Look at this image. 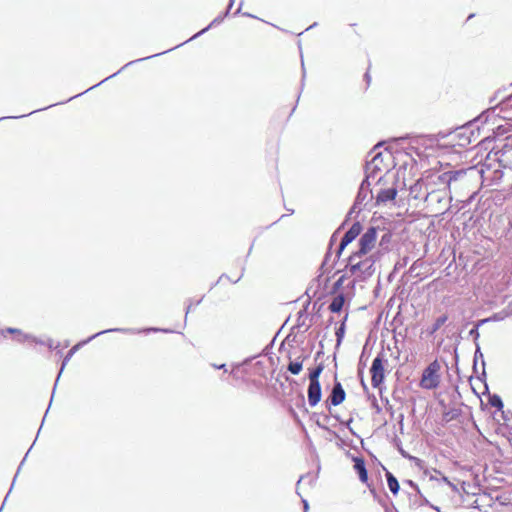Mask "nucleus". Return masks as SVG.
I'll use <instances>...</instances> for the list:
<instances>
[{"instance_id":"4468645a","label":"nucleus","mask_w":512,"mask_h":512,"mask_svg":"<svg viewBox=\"0 0 512 512\" xmlns=\"http://www.w3.org/2000/svg\"><path fill=\"white\" fill-rule=\"evenodd\" d=\"M354 469L358 473L360 481L364 483L367 482L368 474L365 467V462L362 458L354 459Z\"/></svg>"},{"instance_id":"4be33fe9","label":"nucleus","mask_w":512,"mask_h":512,"mask_svg":"<svg viewBox=\"0 0 512 512\" xmlns=\"http://www.w3.org/2000/svg\"><path fill=\"white\" fill-rule=\"evenodd\" d=\"M448 317L446 315H442L440 317H438L435 321V323L429 328L428 330V333L430 335H433L437 330L440 329V327L442 325L445 324V322L447 321Z\"/></svg>"},{"instance_id":"ea45409f","label":"nucleus","mask_w":512,"mask_h":512,"mask_svg":"<svg viewBox=\"0 0 512 512\" xmlns=\"http://www.w3.org/2000/svg\"><path fill=\"white\" fill-rule=\"evenodd\" d=\"M316 26V23H313L312 25H310V28H313Z\"/></svg>"},{"instance_id":"f03ea898","label":"nucleus","mask_w":512,"mask_h":512,"mask_svg":"<svg viewBox=\"0 0 512 512\" xmlns=\"http://www.w3.org/2000/svg\"><path fill=\"white\" fill-rule=\"evenodd\" d=\"M365 255L351 254L347 262V272L350 276H356L360 280L370 277L374 273V260L373 258L366 257Z\"/></svg>"},{"instance_id":"6e6552de","label":"nucleus","mask_w":512,"mask_h":512,"mask_svg":"<svg viewBox=\"0 0 512 512\" xmlns=\"http://www.w3.org/2000/svg\"><path fill=\"white\" fill-rule=\"evenodd\" d=\"M362 226L359 222H355L349 230L344 234V236L341 239L337 256L339 257L342 253V251L345 249V247L350 244L353 240L356 239V237L361 233Z\"/></svg>"},{"instance_id":"a19ab883","label":"nucleus","mask_w":512,"mask_h":512,"mask_svg":"<svg viewBox=\"0 0 512 512\" xmlns=\"http://www.w3.org/2000/svg\"><path fill=\"white\" fill-rule=\"evenodd\" d=\"M316 26V23H313L312 25H310V28H313Z\"/></svg>"},{"instance_id":"39448f33","label":"nucleus","mask_w":512,"mask_h":512,"mask_svg":"<svg viewBox=\"0 0 512 512\" xmlns=\"http://www.w3.org/2000/svg\"><path fill=\"white\" fill-rule=\"evenodd\" d=\"M378 228L369 227L359 239V249L353 254L367 255L372 251L377 242Z\"/></svg>"},{"instance_id":"a211bd4d","label":"nucleus","mask_w":512,"mask_h":512,"mask_svg":"<svg viewBox=\"0 0 512 512\" xmlns=\"http://www.w3.org/2000/svg\"><path fill=\"white\" fill-rule=\"evenodd\" d=\"M386 479H387V484H388V487H389L390 491L394 495H396L399 492V488H400L398 480L390 472H386Z\"/></svg>"},{"instance_id":"f257e3e1","label":"nucleus","mask_w":512,"mask_h":512,"mask_svg":"<svg viewBox=\"0 0 512 512\" xmlns=\"http://www.w3.org/2000/svg\"><path fill=\"white\" fill-rule=\"evenodd\" d=\"M158 331H162V332H170V330H166V329H158V328H145V329H134V328H112V329H106V330H103V331H100L94 335H92L91 337H89L88 339L86 340H83V341H80L79 343H77L75 346H73L67 353V355L64 357L63 359V362H62V365H61V369H60V372L58 374V377L57 379H59L62 371L64 370L65 366L67 365V363L70 361V359L73 357V355L76 353V351H78V349L84 345H86L87 343H89L91 340L95 339L96 337L102 335V334H105V333H110V332H121V333H126V334H136V333H149V332H158ZM58 380H56L57 382Z\"/></svg>"},{"instance_id":"ddd939ff","label":"nucleus","mask_w":512,"mask_h":512,"mask_svg":"<svg viewBox=\"0 0 512 512\" xmlns=\"http://www.w3.org/2000/svg\"><path fill=\"white\" fill-rule=\"evenodd\" d=\"M464 175L465 172L462 170L448 171L439 175L438 179L442 184H445L447 187H449L451 182L457 180L459 177H462Z\"/></svg>"},{"instance_id":"2f4dec72","label":"nucleus","mask_w":512,"mask_h":512,"mask_svg":"<svg viewBox=\"0 0 512 512\" xmlns=\"http://www.w3.org/2000/svg\"><path fill=\"white\" fill-rule=\"evenodd\" d=\"M217 369H223L225 372H227V369H226V365H225V364H221V365H219V367H217Z\"/></svg>"},{"instance_id":"393cba45","label":"nucleus","mask_w":512,"mask_h":512,"mask_svg":"<svg viewBox=\"0 0 512 512\" xmlns=\"http://www.w3.org/2000/svg\"><path fill=\"white\" fill-rule=\"evenodd\" d=\"M422 189V184L417 182L415 183L411 188H410V192L411 194L414 195V198H418V193L420 192V190Z\"/></svg>"},{"instance_id":"6ab92c4d","label":"nucleus","mask_w":512,"mask_h":512,"mask_svg":"<svg viewBox=\"0 0 512 512\" xmlns=\"http://www.w3.org/2000/svg\"><path fill=\"white\" fill-rule=\"evenodd\" d=\"M302 367H303V361L297 359V360H294V361H290L289 364H288L287 369L293 375H298L301 372Z\"/></svg>"},{"instance_id":"c03bdc74","label":"nucleus","mask_w":512,"mask_h":512,"mask_svg":"<svg viewBox=\"0 0 512 512\" xmlns=\"http://www.w3.org/2000/svg\"><path fill=\"white\" fill-rule=\"evenodd\" d=\"M106 80H107V79H103V80H101V82H100L99 84L106 82Z\"/></svg>"},{"instance_id":"473e14b6","label":"nucleus","mask_w":512,"mask_h":512,"mask_svg":"<svg viewBox=\"0 0 512 512\" xmlns=\"http://www.w3.org/2000/svg\"><path fill=\"white\" fill-rule=\"evenodd\" d=\"M301 66H302V70H303V77L305 76V69H304V63L302 62L301 63Z\"/></svg>"},{"instance_id":"79ce46f5","label":"nucleus","mask_w":512,"mask_h":512,"mask_svg":"<svg viewBox=\"0 0 512 512\" xmlns=\"http://www.w3.org/2000/svg\"><path fill=\"white\" fill-rule=\"evenodd\" d=\"M316 26V23H313L312 25H310V28H313Z\"/></svg>"},{"instance_id":"2eb2a0df","label":"nucleus","mask_w":512,"mask_h":512,"mask_svg":"<svg viewBox=\"0 0 512 512\" xmlns=\"http://www.w3.org/2000/svg\"><path fill=\"white\" fill-rule=\"evenodd\" d=\"M6 332L8 333H11V334H17L18 335V338L17 340L19 342H24L26 340H32L34 341L35 343L37 344H42L44 345L46 342L42 341V340H38L36 337L32 336V335H29V334H23L19 329H16V328H7L6 329Z\"/></svg>"},{"instance_id":"37998d69","label":"nucleus","mask_w":512,"mask_h":512,"mask_svg":"<svg viewBox=\"0 0 512 512\" xmlns=\"http://www.w3.org/2000/svg\"><path fill=\"white\" fill-rule=\"evenodd\" d=\"M106 80H107V79H103V80H101V82H100L99 84L106 82Z\"/></svg>"},{"instance_id":"7ed1b4c3","label":"nucleus","mask_w":512,"mask_h":512,"mask_svg":"<svg viewBox=\"0 0 512 512\" xmlns=\"http://www.w3.org/2000/svg\"><path fill=\"white\" fill-rule=\"evenodd\" d=\"M451 200L452 197L446 187L432 190L425 196L426 207L435 215L444 214L448 211Z\"/></svg>"},{"instance_id":"7c9ffc66","label":"nucleus","mask_w":512,"mask_h":512,"mask_svg":"<svg viewBox=\"0 0 512 512\" xmlns=\"http://www.w3.org/2000/svg\"><path fill=\"white\" fill-rule=\"evenodd\" d=\"M302 502H303V505H304V511L307 512V510L309 508L308 502L305 499H302Z\"/></svg>"},{"instance_id":"9d476101","label":"nucleus","mask_w":512,"mask_h":512,"mask_svg":"<svg viewBox=\"0 0 512 512\" xmlns=\"http://www.w3.org/2000/svg\"><path fill=\"white\" fill-rule=\"evenodd\" d=\"M307 394L309 405L315 407L320 402L322 396L320 383H309Z\"/></svg>"},{"instance_id":"f8f14e48","label":"nucleus","mask_w":512,"mask_h":512,"mask_svg":"<svg viewBox=\"0 0 512 512\" xmlns=\"http://www.w3.org/2000/svg\"><path fill=\"white\" fill-rule=\"evenodd\" d=\"M397 195V189L396 188H387V189H381L376 196V203L377 204H386L389 201H392L395 199Z\"/></svg>"},{"instance_id":"1a4fd4ad","label":"nucleus","mask_w":512,"mask_h":512,"mask_svg":"<svg viewBox=\"0 0 512 512\" xmlns=\"http://www.w3.org/2000/svg\"><path fill=\"white\" fill-rule=\"evenodd\" d=\"M370 176H367L366 180H364L359 188V191H358V194H357V197H356V201H355V204H354V207H359V209H361V205L363 206H366L367 203L369 201L372 200L373 198V195H372V192L369 188L370 186V183L368 181Z\"/></svg>"},{"instance_id":"0eeeda50","label":"nucleus","mask_w":512,"mask_h":512,"mask_svg":"<svg viewBox=\"0 0 512 512\" xmlns=\"http://www.w3.org/2000/svg\"><path fill=\"white\" fill-rule=\"evenodd\" d=\"M371 372V383L373 387L380 386L384 381V366H383V360L380 356H377L373 362L372 366L370 368Z\"/></svg>"},{"instance_id":"f3484780","label":"nucleus","mask_w":512,"mask_h":512,"mask_svg":"<svg viewBox=\"0 0 512 512\" xmlns=\"http://www.w3.org/2000/svg\"><path fill=\"white\" fill-rule=\"evenodd\" d=\"M382 163L381 153L376 154L370 162L367 163L366 170L368 173H372L376 170H381L380 164Z\"/></svg>"},{"instance_id":"f704fd0d","label":"nucleus","mask_w":512,"mask_h":512,"mask_svg":"<svg viewBox=\"0 0 512 512\" xmlns=\"http://www.w3.org/2000/svg\"><path fill=\"white\" fill-rule=\"evenodd\" d=\"M212 366L217 369V367H219V364H212Z\"/></svg>"},{"instance_id":"4c0bfd02","label":"nucleus","mask_w":512,"mask_h":512,"mask_svg":"<svg viewBox=\"0 0 512 512\" xmlns=\"http://www.w3.org/2000/svg\"><path fill=\"white\" fill-rule=\"evenodd\" d=\"M5 503H6V500H3L1 507H4Z\"/></svg>"},{"instance_id":"c9c22d12","label":"nucleus","mask_w":512,"mask_h":512,"mask_svg":"<svg viewBox=\"0 0 512 512\" xmlns=\"http://www.w3.org/2000/svg\"><path fill=\"white\" fill-rule=\"evenodd\" d=\"M352 422V419H349L348 422H346V425L349 426V424Z\"/></svg>"},{"instance_id":"c756f323","label":"nucleus","mask_w":512,"mask_h":512,"mask_svg":"<svg viewBox=\"0 0 512 512\" xmlns=\"http://www.w3.org/2000/svg\"><path fill=\"white\" fill-rule=\"evenodd\" d=\"M233 4H234V0H230L229 6H228L227 10L225 11V16H227L229 14L230 9H231Z\"/></svg>"},{"instance_id":"e433bc0d","label":"nucleus","mask_w":512,"mask_h":512,"mask_svg":"<svg viewBox=\"0 0 512 512\" xmlns=\"http://www.w3.org/2000/svg\"><path fill=\"white\" fill-rule=\"evenodd\" d=\"M5 503H6V500H3L1 507H4Z\"/></svg>"},{"instance_id":"72a5a7b5","label":"nucleus","mask_w":512,"mask_h":512,"mask_svg":"<svg viewBox=\"0 0 512 512\" xmlns=\"http://www.w3.org/2000/svg\"><path fill=\"white\" fill-rule=\"evenodd\" d=\"M117 73H114L113 75H110L109 77H107L106 79H110V78H113V76H115Z\"/></svg>"},{"instance_id":"58836bf2","label":"nucleus","mask_w":512,"mask_h":512,"mask_svg":"<svg viewBox=\"0 0 512 512\" xmlns=\"http://www.w3.org/2000/svg\"><path fill=\"white\" fill-rule=\"evenodd\" d=\"M5 503H6V500H3L1 507H4Z\"/></svg>"},{"instance_id":"20e7f679","label":"nucleus","mask_w":512,"mask_h":512,"mask_svg":"<svg viewBox=\"0 0 512 512\" xmlns=\"http://www.w3.org/2000/svg\"><path fill=\"white\" fill-rule=\"evenodd\" d=\"M441 365L437 360L431 362L422 372L420 387L433 390L439 387L441 381Z\"/></svg>"},{"instance_id":"9b49d317","label":"nucleus","mask_w":512,"mask_h":512,"mask_svg":"<svg viewBox=\"0 0 512 512\" xmlns=\"http://www.w3.org/2000/svg\"><path fill=\"white\" fill-rule=\"evenodd\" d=\"M345 391L340 382H335L331 394L329 396V401L331 405L337 406L341 404L345 400Z\"/></svg>"},{"instance_id":"aec40b11","label":"nucleus","mask_w":512,"mask_h":512,"mask_svg":"<svg viewBox=\"0 0 512 512\" xmlns=\"http://www.w3.org/2000/svg\"><path fill=\"white\" fill-rule=\"evenodd\" d=\"M323 371V366L319 365L316 368H313L309 372V383H320L319 376Z\"/></svg>"},{"instance_id":"bb28decb","label":"nucleus","mask_w":512,"mask_h":512,"mask_svg":"<svg viewBox=\"0 0 512 512\" xmlns=\"http://www.w3.org/2000/svg\"><path fill=\"white\" fill-rule=\"evenodd\" d=\"M478 357L483 358V355H482V353H481V351H480V347H479V345H478V344H476V351H475V356H474L475 361L478 359Z\"/></svg>"},{"instance_id":"b1692460","label":"nucleus","mask_w":512,"mask_h":512,"mask_svg":"<svg viewBox=\"0 0 512 512\" xmlns=\"http://www.w3.org/2000/svg\"><path fill=\"white\" fill-rule=\"evenodd\" d=\"M487 321H488L487 319H483V320L479 321V322L476 324V326L470 330L469 335H470L471 337H473V339H474V341H475V342H476V341L478 340V338H479L478 327H479L481 324H483V323H485V322H487Z\"/></svg>"},{"instance_id":"cd10ccee","label":"nucleus","mask_w":512,"mask_h":512,"mask_svg":"<svg viewBox=\"0 0 512 512\" xmlns=\"http://www.w3.org/2000/svg\"><path fill=\"white\" fill-rule=\"evenodd\" d=\"M151 57H152V56L144 57V58H141V59H139V60H136V62H137V61L146 60V59H149V58H151ZM133 63H135V61H130V62H129V63H127L125 66H123V67H122V69H124L125 67H127V66H129V65H131V64H133Z\"/></svg>"},{"instance_id":"c85d7f7f","label":"nucleus","mask_w":512,"mask_h":512,"mask_svg":"<svg viewBox=\"0 0 512 512\" xmlns=\"http://www.w3.org/2000/svg\"><path fill=\"white\" fill-rule=\"evenodd\" d=\"M50 349L56 348L52 339H48L45 343Z\"/></svg>"},{"instance_id":"423d86ee","label":"nucleus","mask_w":512,"mask_h":512,"mask_svg":"<svg viewBox=\"0 0 512 512\" xmlns=\"http://www.w3.org/2000/svg\"><path fill=\"white\" fill-rule=\"evenodd\" d=\"M495 154L500 166L512 169V137H507L505 143Z\"/></svg>"},{"instance_id":"5701e85b","label":"nucleus","mask_w":512,"mask_h":512,"mask_svg":"<svg viewBox=\"0 0 512 512\" xmlns=\"http://www.w3.org/2000/svg\"><path fill=\"white\" fill-rule=\"evenodd\" d=\"M489 404L499 410L504 406L501 397L496 394L489 397Z\"/></svg>"},{"instance_id":"a878e982","label":"nucleus","mask_w":512,"mask_h":512,"mask_svg":"<svg viewBox=\"0 0 512 512\" xmlns=\"http://www.w3.org/2000/svg\"><path fill=\"white\" fill-rule=\"evenodd\" d=\"M348 275H349V272H347V271H346V272H345V274H344V275H342V276H341V277H340V278H339V279L334 283V287H333V289H334V290L339 289V288L342 286V284H343V282H344L345 278H346Z\"/></svg>"},{"instance_id":"dca6fc26","label":"nucleus","mask_w":512,"mask_h":512,"mask_svg":"<svg viewBox=\"0 0 512 512\" xmlns=\"http://www.w3.org/2000/svg\"><path fill=\"white\" fill-rule=\"evenodd\" d=\"M344 302H345V299H344L343 294H339L333 298L332 302L329 305V309L333 313H338L342 310Z\"/></svg>"},{"instance_id":"412c9836","label":"nucleus","mask_w":512,"mask_h":512,"mask_svg":"<svg viewBox=\"0 0 512 512\" xmlns=\"http://www.w3.org/2000/svg\"><path fill=\"white\" fill-rule=\"evenodd\" d=\"M225 13L222 15V16H218L216 17L207 27H205L204 29H202L200 32L196 33L195 35H193L190 40L192 39H195L197 38L199 35L205 33L206 31H208L211 27L215 26V25H218L220 24L223 19L225 18Z\"/></svg>"}]
</instances>
